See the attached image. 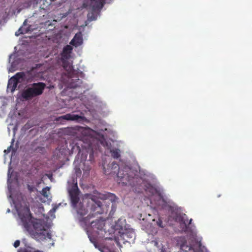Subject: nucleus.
Listing matches in <instances>:
<instances>
[{"label": "nucleus", "instance_id": "nucleus-14", "mask_svg": "<svg viewBox=\"0 0 252 252\" xmlns=\"http://www.w3.org/2000/svg\"><path fill=\"white\" fill-rule=\"evenodd\" d=\"M77 212L78 215H79L81 217H83L87 213L88 211L82 203H80L77 207Z\"/></svg>", "mask_w": 252, "mask_h": 252}, {"label": "nucleus", "instance_id": "nucleus-20", "mask_svg": "<svg viewBox=\"0 0 252 252\" xmlns=\"http://www.w3.org/2000/svg\"><path fill=\"white\" fill-rule=\"evenodd\" d=\"M50 188L48 187L44 188L41 192V194L45 197L47 198L48 197V192L49 191Z\"/></svg>", "mask_w": 252, "mask_h": 252}, {"label": "nucleus", "instance_id": "nucleus-1", "mask_svg": "<svg viewBox=\"0 0 252 252\" xmlns=\"http://www.w3.org/2000/svg\"><path fill=\"white\" fill-rule=\"evenodd\" d=\"M88 196L90 200L87 202L88 207L90 206L91 213L87 217L80 219V221L84 223L86 226L91 224L93 229L102 230L105 226L104 220L99 218L91 221L90 219L94 217L95 215L101 214L104 212L102 202L99 199L103 200L109 199L113 201L112 197L113 194L108 192L103 194L97 190H94L93 194H90Z\"/></svg>", "mask_w": 252, "mask_h": 252}, {"label": "nucleus", "instance_id": "nucleus-22", "mask_svg": "<svg viewBox=\"0 0 252 252\" xmlns=\"http://www.w3.org/2000/svg\"><path fill=\"white\" fill-rule=\"evenodd\" d=\"M156 224L158 227H159L160 228L164 227V226L163 225L162 220L160 218H158V220L156 221Z\"/></svg>", "mask_w": 252, "mask_h": 252}, {"label": "nucleus", "instance_id": "nucleus-12", "mask_svg": "<svg viewBox=\"0 0 252 252\" xmlns=\"http://www.w3.org/2000/svg\"><path fill=\"white\" fill-rule=\"evenodd\" d=\"M12 80H16L19 83L26 80V73L24 72L17 73L12 77Z\"/></svg>", "mask_w": 252, "mask_h": 252}, {"label": "nucleus", "instance_id": "nucleus-27", "mask_svg": "<svg viewBox=\"0 0 252 252\" xmlns=\"http://www.w3.org/2000/svg\"><path fill=\"white\" fill-rule=\"evenodd\" d=\"M93 151H92V153L90 155V158H91L92 156H93Z\"/></svg>", "mask_w": 252, "mask_h": 252}, {"label": "nucleus", "instance_id": "nucleus-3", "mask_svg": "<svg viewBox=\"0 0 252 252\" xmlns=\"http://www.w3.org/2000/svg\"><path fill=\"white\" fill-rule=\"evenodd\" d=\"M103 170L105 174H115L118 177L117 181L123 185H129L135 187L138 185L141 182V178L137 174L136 171L131 168L126 166L120 168L119 165L115 161L108 165L107 169L103 166Z\"/></svg>", "mask_w": 252, "mask_h": 252}, {"label": "nucleus", "instance_id": "nucleus-29", "mask_svg": "<svg viewBox=\"0 0 252 252\" xmlns=\"http://www.w3.org/2000/svg\"><path fill=\"white\" fill-rule=\"evenodd\" d=\"M220 195H218V197H220Z\"/></svg>", "mask_w": 252, "mask_h": 252}, {"label": "nucleus", "instance_id": "nucleus-11", "mask_svg": "<svg viewBox=\"0 0 252 252\" xmlns=\"http://www.w3.org/2000/svg\"><path fill=\"white\" fill-rule=\"evenodd\" d=\"M80 118V116L78 115L67 114L65 115L62 116L59 118L60 120H66L68 121L78 120Z\"/></svg>", "mask_w": 252, "mask_h": 252}, {"label": "nucleus", "instance_id": "nucleus-13", "mask_svg": "<svg viewBox=\"0 0 252 252\" xmlns=\"http://www.w3.org/2000/svg\"><path fill=\"white\" fill-rule=\"evenodd\" d=\"M27 22V20H25V21L23 23L22 27H20L18 32H15V35L16 36L19 35L20 34H24L28 33L30 31V27H29L28 28L25 29L24 28V26L26 25V23Z\"/></svg>", "mask_w": 252, "mask_h": 252}, {"label": "nucleus", "instance_id": "nucleus-5", "mask_svg": "<svg viewBox=\"0 0 252 252\" xmlns=\"http://www.w3.org/2000/svg\"><path fill=\"white\" fill-rule=\"evenodd\" d=\"M79 131L81 132L82 136L77 141H76V140L73 141L72 144H74V146L72 147V149L74 150L75 148L76 147L77 150L80 151L81 149L90 148L91 143L90 137L89 135V130L83 127H81Z\"/></svg>", "mask_w": 252, "mask_h": 252}, {"label": "nucleus", "instance_id": "nucleus-9", "mask_svg": "<svg viewBox=\"0 0 252 252\" xmlns=\"http://www.w3.org/2000/svg\"><path fill=\"white\" fill-rule=\"evenodd\" d=\"M68 192L73 206H76L79 201V189L77 184L72 185Z\"/></svg>", "mask_w": 252, "mask_h": 252}, {"label": "nucleus", "instance_id": "nucleus-19", "mask_svg": "<svg viewBox=\"0 0 252 252\" xmlns=\"http://www.w3.org/2000/svg\"><path fill=\"white\" fill-rule=\"evenodd\" d=\"M94 12H93L90 13H88L87 15L88 20L90 22H91L94 20H95L96 19V15H94Z\"/></svg>", "mask_w": 252, "mask_h": 252}, {"label": "nucleus", "instance_id": "nucleus-24", "mask_svg": "<svg viewBox=\"0 0 252 252\" xmlns=\"http://www.w3.org/2000/svg\"><path fill=\"white\" fill-rule=\"evenodd\" d=\"M12 148V145H11L10 146H9V147L7 148V149L6 150H5L4 151V153L5 154H8L9 153L10 151H11V148Z\"/></svg>", "mask_w": 252, "mask_h": 252}, {"label": "nucleus", "instance_id": "nucleus-26", "mask_svg": "<svg viewBox=\"0 0 252 252\" xmlns=\"http://www.w3.org/2000/svg\"><path fill=\"white\" fill-rule=\"evenodd\" d=\"M34 252H43L42 251H40V250H37L34 251Z\"/></svg>", "mask_w": 252, "mask_h": 252}, {"label": "nucleus", "instance_id": "nucleus-4", "mask_svg": "<svg viewBox=\"0 0 252 252\" xmlns=\"http://www.w3.org/2000/svg\"><path fill=\"white\" fill-rule=\"evenodd\" d=\"M46 86V84L43 82L34 83L30 87L22 91L21 97L25 100H31L35 97L41 95Z\"/></svg>", "mask_w": 252, "mask_h": 252}, {"label": "nucleus", "instance_id": "nucleus-25", "mask_svg": "<svg viewBox=\"0 0 252 252\" xmlns=\"http://www.w3.org/2000/svg\"><path fill=\"white\" fill-rule=\"evenodd\" d=\"M75 170H76V172L77 174H78V173L81 174V171L79 168H75Z\"/></svg>", "mask_w": 252, "mask_h": 252}, {"label": "nucleus", "instance_id": "nucleus-18", "mask_svg": "<svg viewBox=\"0 0 252 252\" xmlns=\"http://www.w3.org/2000/svg\"><path fill=\"white\" fill-rule=\"evenodd\" d=\"M186 217L187 216L185 214L184 215V216H182V218H181V221L184 224H185L186 228L187 229L188 226L191 223L192 219H190L189 220V222H188V219H186V218H186Z\"/></svg>", "mask_w": 252, "mask_h": 252}, {"label": "nucleus", "instance_id": "nucleus-15", "mask_svg": "<svg viewBox=\"0 0 252 252\" xmlns=\"http://www.w3.org/2000/svg\"><path fill=\"white\" fill-rule=\"evenodd\" d=\"M18 83L16 80H12V77L8 81L7 87L13 92L16 90Z\"/></svg>", "mask_w": 252, "mask_h": 252}, {"label": "nucleus", "instance_id": "nucleus-7", "mask_svg": "<svg viewBox=\"0 0 252 252\" xmlns=\"http://www.w3.org/2000/svg\"><path fill=\"white\" fill-rule=\"evenodd\" d=\"M135 239V234L133 231H128L123 233L120 236V237L115 238V240L117 245H120V241L123 240V243L127 242L129 244L133 243Z\"/></svg>", "mask_w": 252, "mask_h": 252}, {"label": "nucleus", "instance_id": "nucleus-23", "mask_svg": "<svg viewBox=\"0 0 252 252\" xmlns=\"http://www.w3.org/2000/svg\"><path fill=\"white\" fill-rule=\"evenodd\" d=\"M20 242L19 240H16L15 241L13 246L15 248H17L19 246Z\"/></svg>", "mask_w": 252, "mask_h": 252}, {"label": "nucleus", "instance_id": "nucleus-17", "mask_svg": "<svg viewBox=\"0 0 252 252\" xmlns=\"http://www.w3.org/2000/svg\"><path fill=\"white\" fill-rule=\"evenodd\" d=\"M112 157L114 158H118L120 157V150L119 149H113L110 151Z\"/></svg>", "mask_w": 252, "mask_h": 252}, {"label": "nucleus", "instance_id": "nucleus-16", "mask_svg": "<svg viewBox=\"0 0 252 252\" xmlns=\"http://www.w3.org/2000/svg\"><path fill=\"white\" fill-rule=\"evenodd\" d=\"M87 234H88V237H89L90 241L94 244V247L95 248H97L98 247V243L97 242L96 238L94 236L91 235L89 233L88 231H87Z\"/></svg>", "mask_w": 252, "mask_h": 252}, {"label": "nucleus", "instance_id": "nucleus-2", "mask_svg": "<svg viewBox=\"0 0 252 252\" xmlns=\"http://www.w3.org/2000/svg\"><path fill=\"white\" fill-rule=\"evenodd\" d=\"M18 214L24 228L37 241L41 242L46 239H52V235L45 229L44 223L41 220H32L29 207L24 206L18 210Z\"/></svg>", "mask_w": 252, "mask_h": 252}, {"label": "nucleus", "instance_id": "nucleus-28", "mask_svg": "<svg viewBox=\"0 0 252 252\" xmlns=\"http://www.w3.org/2000/svg\"><path fill=\"white\" fill-rule=\"evenodd\" d=\"M7 212H10V209H8V210H7Z\"/></svg>", "mask_w": 252, "mask_h": 252}, {"label": "nucleus", "instance_id": "nucleus-8", "mask_svg": "<svg viewBox=\"0 0 252 252\" xmlns=\"http://www.w3.org/2000/svg\"><path fill=\"white\" fill-rule=\"evenodd\" d=\"M73 50L72 47L70 45H67L65 46L61 54V61L63 64V67L65 68L67 67L68 63L67 60L71 57V53Z\"/></svg>", "mask_w": 252, "mask_h": 252}, {"label": "nucleus", "instance_id": "nucleus-10", "mask_svg": "<svg viewBox=\"0 0 252 252\" xmlns=\"http://www.w3.org/2000/svg\"><path fill=\"white\" fill-rule=\"evenodd\" d=\"M83 43L82 34L81 32H79L75 34L73 39L70 42V44L78 47Z\"/></svg>", "mask_w": 252, "mask_h": 252}, {"label": "nucleus", "instance_id": "nucleus-6", "mask_svg": "<svg viewBox=\"0 0 252 252\" xmlns=\"http://www.w3.org/2000/svg\"><path fill=\"white\" fill-rule=\"evenodd\" d=\"M104 3V0H86L83 2L82 7L96 12L102 9Z\"/></svg>", "mask_w": 252, "mask_h": 252}, {"label": "nucleus", "instance_id": "nucleus-21", "mask_svg": "<svg viewBox=\"0 0 252 252\" xmlns=\"http://www.w3.org/2000/svg\"><path fill=\"white\" fill-rule=\"evenodd\" d=\"M121 223V220H119L117 222H116V224L114 226V228L115 229L117 230H121L123 228V226L122 224H120Z\"/></svg>", "mask_w": 252, "mask_h": 252}]
</instances>
